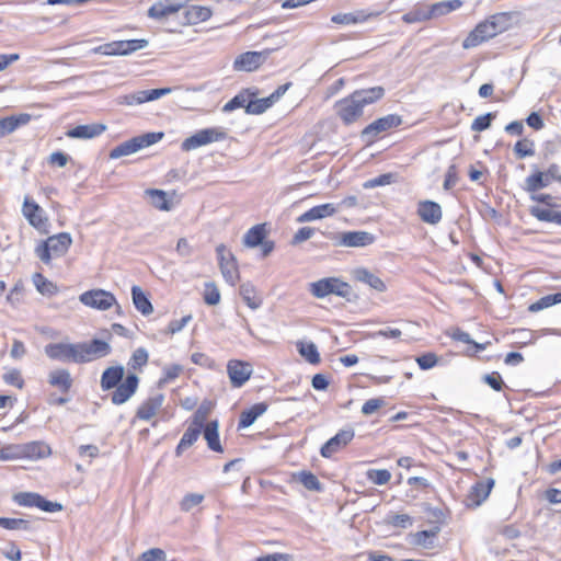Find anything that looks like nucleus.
Wrapping results in <instances>:
<instances>
[{
	"label": "nucleus",
	"mask_w": 561,
	"mask_h": 561,
	"mask_svg": "<svg viewBox=\"0 0 561 561\" xmlns=\"http://www.w3.org/2000/svg\"><path fill=\"white\" fill-rule=\"evenodd\" d=\"M35 454V443L11 444L0 448V460L7 461L23 457H32Z\"/></svg>",
	"instance_id": "5701e85b"
},
{
	"label": "nucleus",
	"mask_w": 561,
	"mask_h": 561,
	"mask_svg": "<svg viewBox=\"0 0 561 561\" xmlns=\"http://www.w3.org/2000/svg\"><path fill=\"white\" fill-rule=\"evenodd\" d=\"M145 93L146 92H144V90H141V91H137L134 93L119 95L116 98V103L118 105H127V106L139 105L142 103H146Z\"/></svg>",
	"instance_id": "09e8293b"
},
{
	"label": "nucleus",
	"mask_w": 561,
	"mask_h": 561,
	"mask_svg": "<svg viewBox=\"0 0 561 561\" xmlns=\"http://www.w3.org/2000/svg\"><path fill=\"white\" fill-rule=\"evenodd\" d=\"M431 20L427 7H417L402 15V21L405 23H417Z\"/></svg>",
	"instance_id": "49530a36"
},
{
	"label": "nucleus",
	"mask_w": 561,
	"mask_h": 561,
	"mask_svg": "<svg viewBox=\"0 0 561 561\" xmlns=\"http://www.w3.org/2000/svg\"><path fill=\"white\" fill-rule=\"evenodd\" d=\"M131 297L135 308L144 316L152 313L153 307L142 289L134 285L131 287Z\"/></svg>",
	"instance_id": "f704fd0d"
},
{
	"label": "nucleus",
	"mask_w": 561,
	"mask_h": 561,
	"mask_svg": "<svg viewBox=\"0 0 561 561\" xmlns=\"http://www.w3.org/2000/svg\"><path fill=\"white\" fill-rule=\"evenodd\" d=\"M148 41L145 38L139 39H126V41H114L100 45L94 50L95 53L105 56H126L148 46Z\"/></svg>",
	"instance_id": "0eeeda50"
},
{
	"label": "nucleus",
	"mask_w": 561,
	"mask_h": 561,
	"mask_svg": "<svg viewBox=\"0 0 561 561\" xmlns=\"http://www.w3.org/2000/svg\"><path fill=\"white\" fill-rule=\"evenodd\" d=\"M37 508L47 513H54L61 511L62 505L58 502L48 501L44 496L37 494Z\"/></svg>",
	"instance_id": "0e129e2a"
},
{
	"label": "nucleus",
	"mask_w": 561,
	"mask_h": 561,
	"mask_svg": "<svg viewBox=\"0 0 561 561\" xmlns=\"http://www.w3.org/2000/svg\"><path fill=\"white\" fill-rule=\"evenodd\" d=\"M47 382L61 393H68L73 385V379L68 369L58 368L48 374Z\"/></svg>",
	"instance_id": "a878e982"
},
{
	"label": "nucleus",
	"mask_w": 561,
	"mask_h": 561,
	"mask_svg": "<svg viewBox=\"0 0 561 561\" xmlns=\"http://www.w3.org/2000/svg\"><path fill=\"white\" fill-rule=\"evenodd\" d=\"M183 9L179 0H161L153 3L148 10V16L162 21L170 15L176 14Z\"/></svg>",
	"instance_id": "412c9836"
},
{
	"label": "nucleus",
	"mask_w": 561,
	"mask_h": 561,
	"mask_svg": "<svg viewBox=\"0 0 561 561\" xmlns=\"http://www.w3.org/2000/svg\"><path fill=\"white\" fill-rule=\"evenodd\" d=\"M22 213L30 225L35 227V202L31 196H25Z\"/></svg>",
	"instance_id": "e2e57ef3"
},
{
	"label": "nucleus",
	"mask_w": 561,
	"mask_h": 561,
	"mask_svg": "<svg viewBox=\"0 0 561 561\" xmlns=\"http://www.w3.org/2000/svg\"><path fill=\"white\" fill-rule=\"evenodd\" d=\"M416 214L422 221L428 225H437L443 217L440 205L428 199L419 202Z\"/></svg>",
	"instance_id": "4be33fe9"
},
{
	"label": "nucleus",
	"mask_w": 561,
	"mask_h": 561,
	"mask_svg": "<svg viewBox=\"0 0 561 561\" xmlns=\"http://www.w3.org/2000/svg\"><path fill=\"white\" fill-rule=\"evenodd\" d=\"M216 252L219 260L220 272L225 280L234 286L239 280V270L234 255L227 250L225 244H219L216 248Z\"/></svg>",
	"instance_id": "9b49d317"
},
{
	"label": "nucleus",
	"mask_w": 561,
	"mask_h": 561,
	"mask_svg": "<svg viewBox=\"0 0 561 561\" xmlns=\"http://www.w3.org/2000/svg\"><path fill=\"white\" fill-rule=\"evenodd\" d=\"M240 295L248 307L253 310L260 308L263 304L262 297L256 294L251 283H245L240 286Z\"/></svg>",
	"instance_id": "ea45409f"
},
{
	"label": "nucleus",
	"mask_w": 561,
	"mask_h": 561,
	"mask_svg": "<svg viewBox=\"0 0 561 561\" xmlns=\"http://www.w3.org/2000/svg\"><path fill=\"white\" fill-rule=\"evenodd\" d=\"M375 237L367 231H347L342 232L337 237V245L348 248H362L374 242Z\"/></svg>",
	"instance_id": "aec40b11"
},
{
	"label": "nucleus",
	"mask_w": 561,
	"mask_h": 561,
	"mask_svg": "<svg viewBox=\"0 0 561 561\" xmlns=\"http://www.w3.org/2000/svg\"><path fill=\"white\" fill-rule=\"evenodd\" d=\"M28 524L23 518L0 517V527L9 530L26 529Z\"/></svg>",
	"instance_id": "4d7b16f0"
},
{
	"label": "nucleus",
	"mask_w": 561,
	"mask_h": 561,
	"mask_svg": "<svg viewBox=\"0 0 561 561\" xmlns=\"http://www.w3.org/2000/svg\"><path fill=\"white\" fill-rule=\"evenodd\" d=\"M293 479L300 482L307 490L321 492L323 486L317 476L308 470H302L293 474Z\"/></svg>",
	"instance_id": "58836bf2"
},
{
	"label": "nucleus",
	"mask_w": 561,
	"mask_h": 561,
	"mask_svg": "<svg viewBox=\"0 0 561 561\" xmlns=\"http://www.w3.org/2000/svg\"><path fill=\"white\" fill-rule=\"evenodd\" d=\"M551 181H557L561 184V168L557 163H551L545 172L536 170L528 175L525 179V190L529 193H535L549 186Z\"/></svg>",
	"instance_id": "39448f33"
},
{
	"label": "nucleus",
	"mask_w": 561,
	"mask_h": 561,
	"mask_svg": "<svg viewBox=\"0 0 561 561\" xmlns=\"http://www.w3.org/2000/svg\"><path fill=\"white\" fill-rule=\"evenodd\" d=\"M227 373L229 375L231 385L234 388H240L250 379L252 375V368L248 363L231 359L228 362Z\"/></svg>",
	"instance_id": "6ab92c4d"
},
{
	"label": "nucleus",
	"mask_w": 561,
	"mask_h": 561,
	"mask_svg": "<svg viewBox=\"0 0 561 561\" xmlns=\"http://www.w3.org/2000/svg\"><path fill=\"white\" fill-rule=\"evenodd\" d=\"M204 301L209 306H215L220 301V293L217 285L213 282L205 284Z\"/></svg>",
	"instance_id": "864d4df0"
},
{
	"label": "nucleus",
	"mask_w": 561,
	"mask_h": 561,
	"mask_svg": "<svg viewBox=\"0 0 561 561\" xmlns=\"http://www.w3.org/2000/svg\"><path fill=\"white\" fill-rule=\"evenodd\" d=\"M355 436L353 428L341 430L325 444L322 445L320 454L323 458H331L335 453L344 448Z\"/></svg>",
	"instance_id": "dca6fc26"
},
{
	"label": "nucleus",
	"mask_w": 561,
	"mask_h": 561,
	"mask_svg": "<svg viewBox=\"0 0 561 561\" xmlns=\"http://www.w3.org/2000/svg\"><path fill=\"white\" fill-rule=\"evenodd\" d=\"M202 431H204V437L207 442L208 448L216 453H222L224 449L218 434V421H210Z\"/></svg>",
	"instance_id": "c9c22d12"
},
{
	"label": "nucleus",
	"mask_w": 561,
	"mask_h": 561,
	"mask_svg": "<svg viewBox=\"0 0 561 561\" xmlns=\"http://www.w3.org/2000/svg\"><path fill=\"white\" fill-rule=\"evenodd\" d=\"M106 126L104 124H88V125H78L75 128L69 129L66 133V136L69 138L77 139H92L94 137L100 136L103 131H105Z\"/></svg>",
	"instance_id": "bb28decb"
},
{
	"label": "nucleus",
	"mask_w": 561,
	"mask_h": 561,
	"mask_svg": "<svg viewBox=\"0 0 561 561\" xmlns=\"http://www.w3.org/2000/svg\"><path fill=\"white\" fill-rule=\"evenodd\" d=\"M227 138V133L222 128H205L187 137L181 144L182 151H191L202 146L221 141Z\"/></svg>",
	"instance_id": "6e6552de"
},
{
	"label": "nucleus",
	"mask_w": 561,
	"mask_h": 561,
	"mask_svg": "<svg viewBox=\"0 0 561 561\" xmlns=\"http://www.w3.org/2000/svg\"><path fill=\"white\" fill-rule=\"evenodd\" d=\"M297 350L299 354L310 364L317 365L320 363V354L317 345L313 342H298Z\"/></svg>",
	"instance_id": "79ce46f5"
},
{
	"label": "nucleus",
	"mask_w": 561,
	"mask_h": 561,
	"mask_svg": "<svg viewBox=\"0 0 561 561\" xmlns=\"http://www.w3.org/2000/svg\"><path fill=\"white\" fill-rule=\"evenodd\" d=\"M137 561H167V554L160 548H151L142 552Z\"/></svg>",
	"instance_id": "052dcab7"
},
{
	"label": "nucleus",
	"mask_w": 561,
	"mask_h": 561,
	"mask_svg": "<svg viewBox=\"0 0 561 561\" xmlns=\"http://www.w3.org/2000/svg\"><path fill=\"white\" fill-rule=\"evenodd\" d=\"M495 481L493 478L477 481L465 497V505L468 508L479 507L490 495Z\"/></svg>",
	"instance_id": "f8f14e48"
},
{
	"label": "nucleus",
	"mask_w": 561,
	"mask_h": 561,
	"mask_svg": "<svg viewBox=\"0 0 561 561\" xmlns=\"http://www.w3.org/2000/svg\"><path fill=\"white\" fill-rule=\"evenodd\" d=\"M123 377H124V367L118 365V366H111L108 368H106L102 376H101V388L103 391H107L110 389H113L115 388L118 383H121V381L123 380Z\"/></svg>",
	"instance_id": "7c9ffc66"
},
{
	"label": "nucleus",
	"mask_w": 561,
	"mask_h": 561,
	"mask_svg": "<svg viewBox=\"0 0 561 561\" xmlns=\"http://www.w3.org/2000/svg\"><path fill=\"white\" fill-rule=\"evenodd\" d=\"M367 479L374 484L383 485L391 479V473L387 469H369L367 471Z\"/></svg>",
	"instance_id": "8fccbe9b"
},
{
	"label": "nucleus",
	"mask_w": 561,
	"mask_h": 561,
	"mask_svg": "<svg viewBox=\"0 0 561 561\" xmlns=\"http://www.w3.org/2000/svg\"><path fill=\"white\" fill-rule=\"evenodd\" d=\"M37 291L43 296L53 297L59 293V287L37 272Z\"/></svg>",
	"instance_id": "a18cd8bd"
},
{
	"label": "nucleus",
	"mask_w": 561,
	"mask_h": 561,
	"mask_svg": "<svg viewBox=\"0 0 561 561\" xmlns=\"http://www.w3.org/2000/svg\"><path fill=\"white\" fill-rule=\"evenodd\" d=\"M72 243V238L68 232H59L48 237L39 245H37V256L41 261L49 265L53 259L64 256Z\"/></svg>",
	"instance_id": "f03ea898"
},
{
	"label": "nucleus",
	"mask_w": 561,
	"mask_h": 561,
	"mask_svg": "<svg viewBox=\"0 0 561 561\" xmlns=\"http://www.w3.org/2000/svg\"><path fill=\"white\" fill-rule=\"evenodd\" d=\"M164 134L162 131L157 133H147L140 136L133 137L128 139L110 151L108 157L111 159H118L121 157H125L131 153L139 151L140 149L147 148L151 145L157 144L163 138Z\"/></svg>",
	"instance_id": "20e7f679"
},
{
	"label": "nucleus",
	"mask_w": 561,
	"mask_h": 561,
	"mask_svg": "<svg viewBox=\"0 0 561 561\" xmlns=\"http://www.w3.org/2000/svg\"><path fill=\"white\" fill-rule=\"evenodd\" d=\"M375 15H377V13L366 12L365 10H357V11L348 12V13L334 14L331 18V22L335 23V24H344V25L357 24V23L366 22L368 19H370L371 16H375Z\"/></svg>",
	"instance_id": "c756f323"
},
{
	"label": "nucleus",
	"mask_w": 561,
	"mask_h": 561,
	"mask_svg": "<svg viewBox=\"0 0 561 561\" xmlns=\"http://www.w3.org/2000/svg\"><path fill=\"white\" fill-rule=\"evenodd\" d=\"M266 225L259 224L250 228L243 236V244L248 248L259 247L266 238Z\"/></svg>",
	"instance_id": "72a5a7b5"
},
{
	"label": "nucleus",
	"mask_w": 561,
	"mask_h": 561,
	"mask_svg": "<svg viewBox=\"0 0 561 561\" xmlns=\"http://www.w3.org/2000/svg\"><path fill=\"white\" fill-rule=\"evenodd\" d=\"M439 533V527H434L430 530H421L414 535V542L425 548L433 547V541H428V538H435Z\"/></svg>",
	"instance_id": "603ef678"
},
{
	"label": "nucleus",
	"mask_w": 561,
	"mask_h": 561,
	"mask_svg": "<svg viewBox=\"0 0 561 561\" xmlns=\"http://www.w3.org/2000/svg\"><path fill=\"white\" fill-rule=\"evenodd\" d=\"M495 118L494 113H486L478 116L471 124L473 131H483L491 126V122Z\"/></svg>",
	"instance_id": "13d9d810"
},
{
	"label": "nucleus",
	"mask_w": 561,
	"mask_h": 561,
	"mask_svg": "<svg viewBox=\"0 0 561 561\" xmlns=\"http://www.w3.org/2000/svg\"><path fill=\"white\" fill-rule=\"evenodd\" d=\"M386 90L381 85L371 87L368 89H359L353 92L359 104L365 107L366 105L374 104L385 96Z\"/></svg>",
	"instance_id": "cd10ccee"
},
{
	"label": "nucleus",
	"mask_w": 561,
	"mask_h": 561,
	"mask_svg": "<svg viewBox=\"0 0 561 561\" xmlns=\"http://www.w3.org/2000/svg\"><path fill=\"white\" fill-rule=\"evenodd\" d=\"M270 54V49L243 53L234 59L233 69L237 71H254L267 59Z\"/></svg>",
	"instance_id": "4468645a"
},
{
	"label": "nucleus",
	"mask_w": 561,
	"mask_h": 561,
	"mask_svg": "<svg viewBox=\"0 0 561 561\" xmlns=\"http://www.w3.org/2000/svg\"><path fill=\"white\" fill-rule=\"evenodd\" d=\"M3 381L7 385L16 387L22 389L24 386V380L22 378L21 371L18 369H10L8 373L3 375Z\"/></svg>",
	"instance_id": "680f3d73"
},
{
	"label": "nucleus",
	"mask_w": 561,
	"mask_h": 561,
	"mask_svg": "<svg viewBox=\"0 0 561 561\" xmlns=\"http://www.w3.org/2000/svg\"><path fill=\"white\" fill-rule=\"evenodd\" d=\"M211 16V10L203 5L184 7L180 22L183 25H195L207 21Z\"/></svg>",
	"instance_id": "393cba45"
},
{
	"label": "nucleus",
	"mask_w": 561,
	"mask_h": 561,
	"mask_svg": "<svg viewBox=\"0 0 561 561\" xmlns=\"http://www.w3.org/2000/svg\"><path fill=\"white\" fill-rule=\"evenodd\" d=\"M209 411H210V404L207 402H203L198 407V409L195 411L191 425L203 430L204 426H206L205 422L207 420Z\"/></svg>",
	"instance_id": "3c124183"
},
{
	"label": "nucleus",
	"mask_w": 561,
	"mask_h": 561,
	"mask_svg": "<svg viewBox=\"0 0 561 561\" xmlns=\"http://www.w3.org/2000/svg\"><path fill=\"white\" fill-rule=\"evenodd\" d=\"M335 114L344 125H351L358 121L364 114V107L357 99L351 93L334 104Z\"/></svg>",
	"instance_id": "1a4fd4ad"
},
{
	"label": "nucleus",
	"mask_w": 561,
	"mask_h": 561,
	"mask_svg": "<svg viewBox=\"0 0 561 561\" xmlns=\"http://www.w3.org/2000/svg\"><path fill=\"white\" fill-rule=\"evenodd\" d=\"M514 152L518 159L531 157L535 154V142L528 138L518 140L514 145Z\"/></svg>",
	"instance_id": "de8ad7c7"
},
{
	"label": "nucleus",
	"mask_w": 561,
	"mask_h": 561,
	"mask_svg": "<svg viewBox=\"0 0 561 561\" xmlns=\"http://www.w3.org/2000/svg\"><path fill=\"white\" fill-rule=\"evenodd\" d=\"M267 108H270V105H267V102L265 99H255L251 98L250 102L247 104V113L252 115H260L264 113Z\"/></svg>",
	"instance_id": "bf43d9fd"
},
{
	"label": "nucleus",
	"mask_w": 561,
	"mask_h": 561,
	"mask_svg": "<svg viewBox=\"0 0 561 561\" xmlns=\"http://www.w3.org/2000/svg\"><path fill=\"white\" fill-rule=\"evenodd\" d=\"M402 116L398 114H388L368 124L362 130V137L373 142L381 133L388 131L402 124Z\"/></svg>",
	"instance_id": "9d476101"
},
{
	"label": "nucleus",
	"mask_w": 561,
	"mask_h": 561,
	"mask_svg": "<svg viewBox=\"0 0 561 561\" xmlns=\"http://www.w3.org/2000/svg\"><path fill=\"white\" fill-rule=\"evenodd\" d=\"M79 299L83 305L98 310H107L116 304L115 296L103 289L84 291Z\"/></svg>",
	"instance_id": "ddd939ff"
},
{
	"label": "nucleus",
	"mask_w": 561,
	"mask_h": 561,
	"mask_svg": "<svg viewBox=\"0 0 561 561\" xmlns=\"http://www.w3.org/2000/svg\"><path fill=\"white\" fill-rule=\"evenodd\" d=\"M204 500L203 494L198 493H188L184 495L182 501L180 502V508L183 512H190L193 507L199 505Z\"/></svg>",
	"instance_id": "5fc2aeb1"
},
{
	"label": "nucleus",
	"mask_w": 561,
	"mask_h": 561,
	"mask_svg": "<svg viewBox=\"0 0 561 561\" xmlns=\"http://www.w3.org/2000/svg\"><path fill=\"white\" fill-rule=\"evenodd\" d=\"M267 408V403L259 402L253 404L250 409L242 411L238 422V430L251 426L257 417L266 412Z\"/></svg>",
	"instance_id": "c85d7f7f"
},
{
	"label": "nucleus",
	"mask_w": 561,
	"mask_h": 561,
	"mask_svg": "<svg viewBox=\"0 0 561 561\" xmlns=\"http://www.w3.org/2000/svg\"><path fill=\"white\" fill-rule=\"evenodd\" d=\"M201 433H202L201 428L190 425L187 427V430L184 432L178 446L175 447V456L180 457L185 449L193 446L196 443V440L198 439Z\"/></svg>",
	"instance_id": "e433bc0d"
},
{
	"label": "nucleus",
	"mask_w": 561,
	"mask_h": 561,
	"mask_svg": "<svg viewBox=\"0 0 561 561\" xmlns=\"http://www.w3.org/2000/svg\"><path fill=\"white\" fill-rule=\"evenodd\" d=\"M145 193L149 197V202L154 208L165 211H169L171 209V203L168 199V195L164 191L149 188L146 190Z\"/></svg>",
	"instance_id": "a19ab883"
},
{
	"label": "nucleus",
	"mask_w": 561,
	"mask_h": 561,
	"mask_svg": "<svg viewBox=\"0 0 561 561\" xmlns=\"http://www.w3.org/2000/svg\"><path fill=\"white\" fill-rule=\"evenodd\" d=\"M560 302L561 293L550 294L530 304L528 307V311L535 313Z\"/></svg>",
	"instance_id": "37998d69"
},
{
	"label": "nucleus",
	"mask_w": 561,
	"mask_h": 561,
	"mask_svg": "<svg viewBox=\"0 0 561 561\" xmlns=\"http://www.w3.org/2000/svg\"><path fill=\"white\" fill-rule=\"evenodd\" d=\"M353 276L356 280L367 284L369 287L376 289L377 291L382 293L387 288L386 284L379 276L373 274L365 267L356 268L353 272Z\"/></svg>",
	"instance_id": "2f4dec72"
},
{
	"label": "nucleus",
	"mask_w": 561,
	"mask_h": 561,
	"mask_svg": "<svg viewBox=\"0 0 561 561\" xmlns=\"http://www.w3.org/2000/svg\"><path fill=\"white\" fill-rule=\"evenodd\" d=\"M337 211H339V206H335V204H333V203L321 204V205L313 206L309 210L301 214L297 218V221L300 224L310 222L313 220L331 217V216L335 215Z\"/></svg>",
	"instance_id": "b1692460"
},
{
	"label": "nucleus",
	"mask_w": 561,
	"mask_h": 561,
	"mask_svg": "<svg viewBox=\"0 0 561 561\" xmlns=\"http://www.w3.org/2000/svg\"><path fill=\"white\" fill-rule=\"evenodd\" d=\"M111 345L99 339L90 342L77 343V364L89 363L107 356L111 353Z\"/></svg>",
	"instance_id": "423d86ee"
},
{
	"label": "nucleus",
	"mask_w": 561,
	"mask_h": 561,
	"mask_svg": "<svg viewBox=\"0 0 561 561\" xmlns=\"http://www.w3.org/2000/svg\"><path fill=\"white\" fill-rule=\"evenodd\" d=\"M309 291L316 298H324L329 295H335L350 301L353 289L348 283L339 277H324L310 283Z\"/></svg>",
	"instance_id": "7ed1b4c3"
},
{
	"label": "nucleus",
	"mask_w": 561,
	"mask_h": 561,
	"mask_svg": "<svg viewBox=\"0 0 561 561\" xmlns=\"http://www.w3.org/2000/svg\"><path fill=\"white\" fill-rule=\"evenodd\" d=\"M139 378L135 374H129L123 382L115 387L111 394V401L115 405H121L127 402L137 391Z\"/></svg>",
	"instance_id": "2eb2a0df"
},
{
	"label": "nucleus",
	"mask_w": 561,
	"mask_h": 561,
	"mask_svg": "<svg viewBox=\"0 0 561 561\" xmlns=\"http://www.w3.org/2000/svg\"><path fill=\"white\" fill-rule=\"evenodd\" d=\"M385 523L396 528L407 529L412 526L413 518L408 514L389 513L385 518Z\"/></svg>",
	"instance_id": "c03bdc74"
},
{
	"label": "nucleus",
	"mask_w": 561,
	"mask_h": 561,
	"mask_svg": "<svg viewBox=\"0 0 561 561\" xmlns=\"http://www.w3.org/2000/svg\"><path fill=\"white\" fill-rule=\"evenodd\" d=\"M512 22L513 13L511 12H499L492 14L484 21L477 24V26L463 39L462 47L465 49H469L481 45L482 43L511 28Z\"/></svg>",
	"instance_id": "f257e3e1"
},
{
	"label": "nucleus",
	"mask_w": 561,
	"mask_h": 561,
	"mask_svg": "<svg viewBox=\"0 0 561 561\" xmlns=\"http://www.w3.org/2000/svg\"><path fill=\"white\" fill-rule=\"evenodd\" d=\"M257 89H244L234 95L230 101H228L224 107V112H232L237 108L244 107L247 111V104L250 102L251 98H255L257 95Z\"/></svg>",
	"instance_id": "473e14b6"
},
{
	"label": "nucleus",
	"mask_w": 561,
	"mask_h": 561,
	"mask_svg": "<svg viewBox=\"0 0 561 561\" xmlns=\"http://www.w3.org/2000/svg\"><path fill=\"white\" fill-rule=\"evenodd\" d=\"M164 399L165 397L162 392L157 391L151 393L138 407L136 411V417L141 421H150L162 408Z\"/></svg>",
	"instance_id": "a211bd4d"
},
{
	"label": "nucleus",
	"mask_w": 561,
	"mask_h": 561,
	"mask_svg": "<svg viewBox=\"0 0 561 561\" xmlns=\"http://www.w3.org/2000/svg\"><path fill=\"white\" fill-rule=\"evenodd\" d=\"M462 5L461 0H447V1H440L433 3L432 5L427 7L428 12L431 15V19L438 18L446 15L457 9H459Z\"/></svg>",
	"instance_id": "4c0bfd02"
},
{
	"label": "nucleus",
	"mask_w": 561,
	"mask_h": 561,
	"mask_svg": "<svg viewBox=\"0 0 561 561\" xmlns=\"http://www.w3.org/2000/svg\"><path fill=\"white\" fill-rule=\"evenodd\" d=\"M458 182V171L456 164H450L446 171L443 187L445 191L451 190Z\"/></svg>",
	"instance_id": "69168bd1"
},
{
	"label": "nucleus",
	"mask_w": 561,
	"mask_h": 561,
	"mask_svg": "<svg viewBox=\"0 0 561 561\" xmlns=\"http://www.w3.org/2000/svg\"><path fill=\"white\" fill-rule=\"evenodd\" d=\"M438 362L437 356L434 353H425L416 357L419 367L423 370L433 368Z\"/></svg>",
	"instance_id": "774afa93"
},
{
	"label": "nucleus",
	"mask_w": 561,
	"mask_h": 561,
	"mask_svg": "<svg viewBox=\"0 0 561 561\" xmlns=\"http://www.w3.org/2000/svg\"><path fill=\"white\" fill-rule=\"evenodd\" d=\"M148 362V352L144 347L137 348L129 360V365L135 369L145 366Z\"/></svg>",
	"instance_id": "338daca9"
},
{
	"label": "nucleus",
	"mask_w": 561,
	"mask_h": 561,
	"mask_svg": "<svg viewBox=\"0 0 561 561\" xmlns=\"http://www.w3.org/2000/svg\"><path fill=\"white\" fill-rule=\"evenodd\" d=\"M44 351L50 359L77 363V343H50Z\"/></svg>",
	"instance_id": "f3484780"
},
{
	"label": "nucleus",
	"mask_w": 561,
	"mask_h": 561,
	"mask_svg": "<svg viewBox=\"0 0 561 561\" xmlns=\"http://www.w3.org/2000/svg\"><path fill=\"white\" fill-rule=\"evenodd\" d=\"M529 213L531 216H534L540 221L554 224L556 210L549 208H541L539 206H533L530 207Z\"/></svg>",
	"instance_id": "6e6d98bb"
}]
</instances>
